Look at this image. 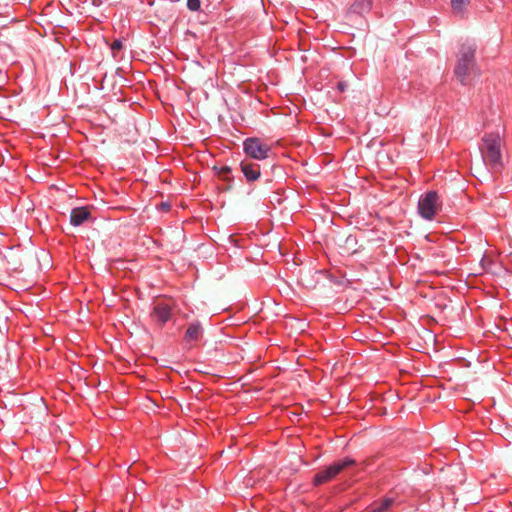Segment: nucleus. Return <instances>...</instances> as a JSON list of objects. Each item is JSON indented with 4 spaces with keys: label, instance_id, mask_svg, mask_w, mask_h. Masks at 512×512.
Returning a JSON list of instances; mask_svg holds the SVG:
<instances>
[{
    "label": "nucleus",
    "instance_id": "0eeeda50",
    "mask_svg": "<svg viewBox=\"0 0 512 512\" xmlns=\"http://www.w3.org/2000/svg\"><path fill=\"white\" fill-rule=\"evenodd\" d=\"M240 167L247 181L251 182L259 179L261 172L258 164L242 161Z\"/></svg>",
    "mask_w": 512,
    "mask_h": 512
},
{
    "label": "nucleus",
    "instance_id": "20e7f679",
    "mask_svg": "<svg viewBox=\"0 0 512 512\" xmlns=\"http://www.w3.org/2000/svg\"><path fill=\"white\" fill-rule=\"evenodd\" d=\"M243 150L250 158L262 161L269 157L271 145L260 138L250 137L244 140Z\"/></svg>",
    "mask_w": 512,
    "mask_h": 512
},
{
    "label": "nucleus",
    "instance_id": "9d476101",
    "mask_svg": "<svg viewBox=\"0 0 512 512\" xmlns=\"http://www.w3.org/2000/svg\"><path fill=\"white\" fill-rule=\"evenodd\" d=\"M371 3V0H356L351 5V10L359 14L365 13L370 10Z\"/></svg>",
    "mask_w": 512,
    "mask_h": 512
},
{
    "label": "nucleus",
    "instance_id": "ddd939ff",
    "mask_svg": "<svg viewBox=\"0 0 512 512\" xmlns=\"http://www.w3.org/2000/svg\"><path fill=\"white\" fill-rule=\"evenodd\" d=\"M123 47L121 40H114L111 44V51L114 57H116V53L119 52Z\"/></svg>",
    "mask_w": 512,
    "mask_h": 512
},
{
    "label": "nucleus",
    "instance_id": "f257e3e1",
    "mask_svg": "<svg viewBox=\"0 0 512 512\" xmlns=\"http://www.w3.org/2000/svg\"><path fill=\"white\" fill-rule=\"evenodd\" d=\"M475 51L476 47L474 44L464 43L458 52L455 75L463 84H467L471 76L477 74Z\"/></svg>",
    "mask_w": 512,
    "mask_h": 512
},
{
    "label": "nucleus",
    "instance_id": "39448f33",
    "mask_svg": "<svg viewBox=\"0 0 512 512\" xmlns=\"http://www.w3.org/2000/svg\"><path fill=\"white\" fill-rule=\"evenodd\" d=\"M355 461L351 458H345L334 462L325 469L319 471L314 477L315 485H322L334 479L339 473H341L347 467L353 466Z\"/></svg>",
    "mask_w": 512,
    "mask_h": 512
},
{
    "label": "nucleus",
    "instance_id": "1a4fd4ad",
    "mask_svg": "<svg viewBox=\"0 0 512 512\" xmlns=\"http://www.w3.org/2000/svg\"><path fill=\"white\" fill-rule=\"evenodd\" d=\"M202 335V328L199 323H192L189 325L186 334L185 339L188 341H197L200 339Z\"/></svg>",
    "mask_w": 512,
    "mask_h": 512
},
{
    "label": "nucleus",
    "instance_id": "f03ea898",
    "mask_svg": "<svg viewBox=\"0 0 512 512\" xmlns=\"http://www.w3.org/2000/svg\"><path fill=\"white\" fill-rule=\"evenodd\" d=\"M481 153L484 162L491 168L501 165V137L498 133L486 134L483 137Z\"/></svg>",
    "mask_w": 512,
    "mask_h": 512
},
{
    "label": "nucleus",
    "instance_id": "4468645a",
    "mask_svg": "<svg viewBox=\"0 0 512 512\" xmlns=\"http://www.w3.org/2000/svg\"><path fill=\"white\" fill-rule=\"evenodd\" d=\"M201 2L200 0H187V7L191 11H198L200 9Z\"/></svg>",
    "mask_w": 512,
    "mask_h": 512
},
{
    "label": "nucleus",
    "instance_id": "9b49d317",
    "mask_svg": "<svg viewBox=\"0 0 512 512\" xmlns=\"http://www.w3.org/2000/svg\"><path fill=\"white\" fill-rule=\"evenodd\" d=\"M469 3L470 0H451L453 12L456 14H462Z\"/></svg>",
    "mask_w": 512,
    "mask_h": 512
},
{
    "label": "nucleus",
    "instance_id": "f8f14e48",
    "mask_svg": "<svg viewBox=\"0 0 512 512\" xmlns=\"http://www.w3.org/2000/svg\"><path fill=\"white\" fill-rule=\"evenodd\" d=\"M393 503V500L390 499V498H386L384 499L381 504L377 507H375L372 511L370 512H386L392 505Z\"/></svg>",
    "mask_w": 512,
    "mask_h": 512
},
{
    "label": "nucleus",
    "instance_id": "dca6fc26",
    "mask_svg": "<svg viewBox=\"0 0 512 512\" xmlns=\"http://www.w3.org/2000/svg\"><path fill=\"white\" fill-rule=\"evenodd\" d=\"M339 89H340L341 91H343V90H344V85L340 83V84H339Z\"/></svg>",
    "mask_w": 512,
    "mask_h": 512
},
{
    "label": "nucleus",
    "instance_id": "6e6552de",
    "mask_svg": "<svg viewBox=\"0 0 512 512\" xmlns=\"http://www.w3.org/2000/svg\"><path fill=\"white\" fill-rule=\"evenodd\" d=\"M90 218V211L86 207H77L71 211L70 222L73 226H79Z\"/></svg>",
    "mask_w": 512,
    "mask_h": 512
},
{
    "label": "nucleus",
    "instance_id": "2eb2a0df",
    "mask_svg": "<svg viewBox=\"0 0 512 512\" xmlns=\"http://www.w3.org/2000/svg\"><path fill=\"white\" fill-rule=\"evenodd\" d=\"M231 173V169L229 167H223L220 171V175L226 179L228 178L229 174Z\"/></svg>",
    "mask_w": 512,
    "mask_h": 512
},
{
    "label": "nucleus",
    "instance_id": "423d86ee",
    "mask_svg": "<svg viewBox=\"0 0 512 512\" xmlns=\"http://www.w3.org/2000/svg\"><path fill=\"white\" fill-rule=\"evenodd\" d=\"M153 317L161 324L166 323L171 317V307L167 303L158 302L153 309Z\"/></svg>",
    "mask_w": 512,
    "mask_h": 512
},
{
    "label": "nucleus",
    "instance_id": "7ed1b4c3",
    "mask_svg": "<svg viewBox=\"0 0 512 512\" xmlns=\"http://www.w3.org/2000/svg\"><path fill=\"white\" fill-rule=\"evenodd\" d=\"M441 201L435 191L422 195L418 201V212L426 220H432L441 209Z\"/></svg>",
    "mask_w": 512,
    "mask_h": 512
}]
</instances>
